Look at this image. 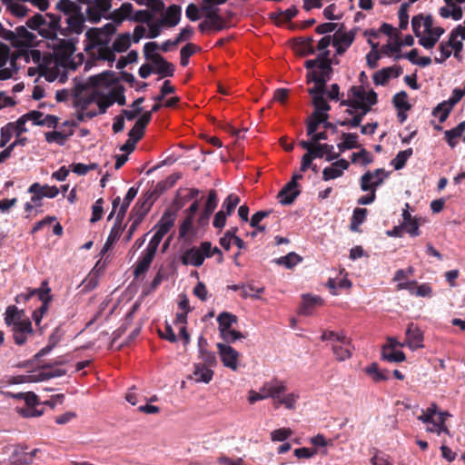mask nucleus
I'll list each match as a JSON object with an SVG mask.
<instances>
[{
    "mask_svg": "<svg viewBox=\"0 0 465 465\" xmlns=\"http://www.w3.org/2000/svg\"><path fill=\"white\" fill-rule=\"evenodd\" d=\"M240 198L238 195L234 193L229 194L226 199L224 200L223 203V207L226 209V213L228 215H231V213L233 212L235 207L239 204Z\"/></svg>",
    "mask_w": 465,
    "mask_h": 465,
    "instance_id": "obj_62",
    "label": "nucleus"
},
{
    "mask_svg": "<svg viewBox=\"0 0 465 465\" xmlns=\"http://www.w3.org/2000/svg\"><path fill=\"white\" fill-rule=\"evenodd\" d=\"M137 308H138V304L137 303L133 305L131 311L125 316L124 324L114 332L113 341H114L123 333L125 332V331L127 330L128 326L132 323V322L134 320V314L135 311L137 310Z\"/></svg>",
    "mask_w": 465,
    "mask_h": 465,
    "instance_id": "obj_45",
    "label": "nucleus"
},
{
    "mask_svg": "<svg viewBox=\"0 0 465 465\" xmlns=\"http://www.w3.org/2000/svg\"><path fill=\"white\" fill-rule=\"evenodd\" d=\"M292 434V430L290 428H281L271 432V439L272 441H283Z\"/></svg>",
    "mask_w": 465,
    "mask_h": 465,
    "instance_id": "obj_63",
    "label": "nucleus"
},
{
    "mask_svg": "<svg viewBox=\"0 0 465 465\" xmlns=\"http://www.w3.org/2000/svg\"><path fill=\"white\" fill-rule=\"evenodd\" d=\"M307 82H314L315 85L309 89V94L312 95H323L325 93V80L322 79V76H316L315 73L308 72L306 74Z\"/></svg>",
    "mask_w": 465,
    "mask_h": 465,
    "instance_id": "obj_34",
    "label": "nucleus"
},
{
    "mask_svg": "<svg viewBox=\"0 0 465 465\" xmlns=\"http://www.w3.org/2000/svg\"><path fill=\"white\" fill-rule=\"evenodd\" d=\"M388 175L389 173H387L383 168H378L373 172L367 171L361 177V189L363 192H367L371 189L376 191V189L383 183Z\"/></svg>",
    "mask_w": 465,
    "mask_h": 465,
    "instance_id": "obj_6",
    "label": "nucleus"
},
{
    "mask_svg": "<svg viewBox=\"0 0 465 465\" xmlns=\"http://www.w3.org/2000/svg\"><path fill=\"white\" fill-rule=\"evenodd\" d=\"M312 104L314 106L313 112H325L328 113L331 110V106L324 98L323 95H314L312 97Z\"/></svg>",
    "mask_w": 465,
    "mask_h": 465,
    "instance_id": "obj_55",
    "label": "nucleus"
},
{
    "mask_svg": "<svg viewBox=\"0 0 465 465\" xmlns=\"http://www.w3.org/2000/svg\"><path fill=\"white\" fill-rule=\"evenodd\" d=\"M68 135L58 132V131H53L45 133V140L48 143H56L60 145H64L65 141L67 140Z\"/></svg>",
    "mask_w": 465,
    "mask_h": 465,
    "instance_id": "obj_59",
    "label": "nucleus"
},
{
    "mask_svg": "<svg viewBox=\"0 0 465 465\" xmlns=\"http://www.w3.org/2000/svg\"><path fill=\"white\" fill-rule=\"evenodd\" d=\"M116 31L114 24L108 23L101 28H90L86 31L87 39L94 45H107L110 42V36Z\"/></svg>",
    "mask_w": 465,
    "mask_h": 465,
    "instance_id": "obj_4",
    "label": "nucleus"
},
{
    "mask_svg": "<svg viewBox=\"0 0 465 465\" xmlns=\"http://www.w3.org/2000/svg\"><path fill=\"white\" fill-rule=\"evenodd\" d=\"M351 159L352 163H356L359 159H361L363 165L370 164L373 161L371 154L362 147H361L359 152L353 153L351 156Z\"/></svg>",
    "mask_w": 465,
    "mask_h": 465,
    "instance_id": "obj_57",
    "label": "nucleus"
},
{
    "mask_svg": "<svg viewBox=\"0 0 465 465\" xmlns=\"http://www.w3.org/2000/svg\"><path fill=\"white\" fill-rule=\"evenodd\" d=\"M381 358L389 362H402L406 359L404 352L401 351H391L387 352V346L382 348Z\"/></svg>",
    "mask_w": 465,
    "mask_h": 465,
    "instance_id": "obj_46",
    "label": "nucleus"
},
{
    "mask_svg": "<svg viewBox=\"0 0 465 465\" xmlns=\"http://www.w3.org/2000/svg\"><path fill=\"white\" fill-rule=\"evenodd\" d=\"M181 15V6L172 5L166 9L164 16L161 19V23L164 26L173 27L180 22Z\"/></svg>",
    "mask_w": 465,
    "mask_h": 465,
    "instance_id": "obj_17",
    "label": "nucleus"
},
{
    "mask_svg": "<svg viewBox=\"0 0 465 465\" xmlns=\"http://www.w3.org/2000/svg\"><path fill=\"white\" fill-rule=\"evenodd\" d=\"M369 44L371 45L372 51L370 52L366 55V62H367V65L370 68L374 69V68H376L378 66V61L380 59V54H379V53L376 50L377 47H378V45L373 43L371 40H369Z\"/></svg>",
    "mask_w": 465,
    "mask_h": 465,
    "instance_id": "obj_51",
    "label": "nucleus"
},
{
    "mask_svg": "<svg viewBox=\"0 0 465 465\" xmlns=\"http://www.w3.org/2000/svg\"><path fill=\"white\" fill-rule=\"evenodd\" d=\"M452 108L448 105V103L442 102L439 104L432 111L434 116H439V121L443 123L447 120Z\"/></svg>",
    "mask_w": 465,
    "mask_h": 465,
    "instance_id": "obj_47",
    "label": "nucleus"
},
{
    "mask_svg": "<svg viewBox=\"0 0 465 465\" xmlns=\"http://www.w3.org/2000/svg\"><path fill=\"white\" fill-rule=\"evenodd\" d=\"M175 218L176 213L174 211L166 210L154 228L156 231L165 235L174 225Z\"/></svg>",
    "mask_w": 465,
    "mask_h": 465,
    "instance_id": "obj_20",
    "label": "nucleus"
},
{
    "mask_svg": "<svg viewBox=\"0 0 465 465\" xmlns=\"http://www.w3.org/2000/svg\"><path fill=\"white\" fill-rule=\"evenodd\" d=\"M151 122V114L143 113L141 117L135 122L133 128L129 131L128 136L134 138V142H139L143 134L144 129Z\"/></svg>",
    "mask_w": 465,
    "mask_h": 465,
    "instance_id": "obj_12",
    "label": "nucleus"
},
{
    "mask_svg": "<svg viewBox=\"0 0 465 465\" xmlns=\"http://www.w3.org/2000/svg\"><path fill=\"white\" fill-rule=\"evenodd\" d=\"M5 322L8 327H20L26 322L25 312L23 310H18L16 306L10 305L6 308L5 314Z\"/></svg>",
    "mask_w": 465,
    "mask_h": 465,
    "instance_id": "obj_10",
    "label": "nucleus"
},
{
    "mask_svg": "<svg viewBox=\"0 0 465 465\" xmlns=\"http://www.w3.org/2000/svg\"><path fill=\"white\" fill-rule=\"evenodd\" d=\"M28 193H37L41 198H54L59 193V189L56 186H50L48 184H40L39 183H34L30 185L27 190Z\"/></svg>",
    "mask_w": 465,
    "mask_h": 465,
    "instance_id": "obj_21",
    "label": "nucleus"
},
{
    "mask_svg": "<svg viewBox=\"0 0 465 465\" xmlns=\"http://www.w3.org/2000/svg\"><path fill=\"white\" fill-rule=\"evenodd\" d=\"M56 8L63 13L66 24L64 27L60 25L58 33L65 37L71 35H81L85 22L82 7L72 0H59Z\"/></svg>",
    "mask_w": 465,
    "mask_h": 465,
    "instance_id": "obj_1",
    "label": "nucleus"
},
{
    "mask_svg": "<svg viewBox=\"0 0 465 465\" xmlns=\"http://www.w3.org/2000/svg\"><path fill=\"white\" fill-rule=\"evenodd\" d=\"M217 349L223 365L232 371H236L238 369V351L232 346L224 343H217Z\"/></svg>",
    "mask_w": 465,
    "mask_h": 465,
    "instance_id": "obj_7",
    "label": "nucleus"
},
{
    "mask_svg": "<svg viewBox=\"0 0 465 465\" xmlns=\"http://www.w3.org/2000/svg\"><path fill=\"white\" fill-rule=\"evenodd\" d=\"M302 260V257L300 255H298L297 253L292 252H289L285 256H282V257L278 258L275 262L279 265H283V266H285L288 269H292L296 264L301 262Z\"/></svg>",
    "mask_w": 465,
    "mask_h": 465,
    "instance_id": "obj_44",
    "label": "nucleus"
},
{
    "mask_svg": "<svg viewBox=\"0 0 465 465\" xmlns=\"http://www.w3.org/2000/svg\"><path fill=\"white\" fill-rule=\"evenodd\" d=\"M437 413V405L432 403L426 411H422V414L418 417V420L424 423H431L433 425L435 416Z\"/></svg>",
    "mask_w": 465,
    "mask_h": 465,
    "instance_id": "obj_53",
    "label": "nucleus"
},
{
    "mask_svg": "<svg viewBox=\"0 0 465 465\" xmlns=\"http://www.w3.org/2000/svg\"><path fill=\"white\" fill-rule=\"evenodd\" d=\"M218 204L217 193L215 190H211L208 193V198L205 203L204 210L207 214H212Z\"/></svg>",
    "mask_w": 465,
    "mask_h": 465,
    "instance_id": "obj_61",
    "label": "nucleus"
},
{
    "mask_svg": "<svg viewBox=\"0 0 465 465\" xmlns=\"http://www.w3.org/2000/svg\"><path fill=\"white\" fill-rule=\"evenodd\" d=\"M413 150L412 148H408L403 151H400L394 159L391 160V165H393L395 170H401L405 165L409 158L412 155Z\"/></svg>",
    "mask_w": 465,
    "mask_h": 465,
    "instance_id": "obj_39",
    "label": "nucleus"
},
{
    "mask_svg": "<svg viewBox=\"0 0 465 465\" xmlns=\"http://www.w3.org/2000/svg\"><path fill=\"white\" fill-rule=\"evenodd\" d=\"M13 339L17 345H24L27 341V336L33 334L32 322L26 319V322L20 327H13Z\"/></svg>",
    "mask_w": 465,
    "mask_h": 465,
    "instance_id": "obj_16",
    "label": "nucleus"
},
{
    "mask_svg": "<svg viewBox=\"0 0 465 465\" xmlns=\"http://www.w3.org/2000/svg\"><path fill=\"white\" fill-rule=\"evenodd\" d=\"M364 115L360 111H355L353 116L351 119H345L338 121L337 124L344 127H358L361 125Z\"/></svg>",
    "mask_w": 465,
    "mask_h": 465,
    "instance_id": "obj_49",
    "label": "nucleus"
},
{
    "mask_svg": "<svg viewBox=\"0 0 465 465\" xmlns=\"http://www.w3.org/2000/svg\"><path fill=\"white\" fill-rule=\"evenodd\" d=\"M153 202L150 201L147 197H144L143 203H137L134 209L132 210L131 215L134 220L137 223H141L143 218L146 216L148 212L150 211Z\"/></svg>",
    "mask_w": 465,
    "mask_h": 465,
    "instance_id": "obj_27",
    "label": "nucleus"
},
{
    "mask_svg": "<svg viewBox=\"0 0 465 465\" xmlns=\"http://www.w3.org/2000/svg\"><path fill=\"white\" fill-rule=\"evenodd\" d=\"M196 50V45L194 44L189 43L186 44L183 47H182L180 51V58H181V65L186 66L189 63V57L192 56Z\"/></svg>",
    "mask_w": 465,
    "mask_h": 465,
    "instance_id": "obj_48",
    "label": "nucleus"
},
{
    "mask_svg": "<svg viewBox=\"0 0 465 465\" xmlns=\"http://www.w3.org/2000/svg\"><path fill=\"white\" fill-rule=\"evenodd\" d=\"M62 17L53 14H46L45 17L36 14L26 21V25L32 30H37L45 38L54 39L58 33Z\"/></svg>",
    "mask_w": 465,
    "mask_h": 465,
    "instance_id": "obj_2",
    "label": "nucleus"
},
{
    "mask_svg": "<svg viewBox=\"0 0 465 465\" xmlns=\"http://www.w3.org/2000/svg\"><path fill=\"white\" fill-rule=\"evenodd\" d=\"M131 45V35L129 33L119 35L113 43V49L117 53L125 52Z\"/></svg>",
    "mask_w": 465,
    "mask_h": 465,
    "instance_id": "obj_40",
    "label": "nucleus"
},
{
    "mask_svg": "<svg viewBox=\"0 0 465 465\" xmlns=\"http://www.w3.org/2000/svg\"><path fill=\"white\" fill-rule=\"evenodd\" d=\"M322 341H336L340 343H348V337L343 332H335L333 331H326L322 334Z\"/></svg>",
    "mask_w": 465,
    "mask_h": 465,
    "instance_id": "obj_54",
    "label": "nucleus"
},
{
    "mask_svg": "<svg viewBox=\"0 0 465 465\" xmlns=\"http://www.w3.org/2000/svg\"><path fill=\"white\" fill-rule=\"evenodd\" d=\"M331 349L336 360L343 361L352 356L354 347L351 344V340L348 338V343L333 344Z\"/></svg>",
    "mask_w": 465,
    "mask_h": 465,
    "instance_id": "obj_23",
    "label": "nucleus"
},
{
    "mask_svg": "<svg viewBox=\"0 0 465 465\" xmlns=\"http://www.w3.org/2000/svg\"><path fill=\"white\" fill-rule=\"evenodd\" d=\"M154 256L155 254L146 250L144 251V254L137 261L134 270V276L135 279L144 274L149 270Z\"/></svg>",
    "mask_w": 465,
    "mask_h": 465,
    "instance_id": "obj_25",
    "label": "nucleus"
},
{
    "mask_svg": "<svg viewBox=\"0 0 465 465\" xmlns=\"http://www.w3.org/2000/svg\"><path fill=\"white\" fill-rule=\"evenodd\" d=\"M350 166V163L345 159H340L334 163L331 166L325 167L322 171V179L324 181H329L331 179H336L341 177L343 174V171L347 170Z\"/></svg>",
    "mask_w": 465,
    "mask_h": 465,
    "instance_id": "obj_9",
    "label": "nucleus"
},
{
    "mask_svg": "<svg viewBox=\"0 0 465 465\" xmlns=\"http://www.w3.org/2000/svg\"><path fill=\"white\" fill-rule=\"evenodd\" d=\"M415 283H416L415 282H413L399 283L398 284V289L399 290L409 289L411 292V293H414L415 295L420 296V297H427V296L430 295V293H431V287L429 284H427V283H423L421 285H419L417 287L416 291L412 292L411 291V287Z\"/></svg>",
    "mask_w": 465,
    "mask_h": 465,
    "instance_id": "obj_37",
    "label": "nucleus"
},
{
    "mask_svg": "<svg viewBox=\"0 0 465 465\" xmlns=\"http://www.w3.org/2000/svg\"><path fill=\"white\" fill-rule=\"evenodd\" d=\"M138 190L134 187L129 188L123 203L120 205L115 220L123 223L125 213L130 206L132 201L135 198Z\"/></svg>",
    "mask_w": 465,
    "mask_h": 465,
    "instance_id": "obj_33",
    "label": "nucleus"
},
{
    "mask_svg": "<svg viewBox=\"0 0 465 465\" xmlns=\"http://www.w3.org/2000/svg\"><path fill=\"white\" fill-rule=\"evenodd\" d=\"M193 376L197 382L209 383L213 380V371L209 366L202 364V362L195 363Z\"/></svg>",
    "mask_w": 465,
    "mask_h": 465,
    "instance_id": "obj_26",
    "label": "nucleus"
},
{
    "mask_svg": "<svg viewBox=\"0 0 465 465\" xmlns=\"http://www.w3.org/2000/svg\"><path fill=\"white\" fill-rule=\"evenodd\" d=\"M333 149L332 144L317 143L312 153L316 158H322L326 154V161L331 162L337 160L340 156V153L333 152Z\"/></svg>",
    "mask_w": 465,
    "mask_h": 465,
    "instance_id": "obj_24",
    "label": "nucleus"
},
{
    "mask_svg": "<svg viewBox=\"0 0 465 465\" xmlns=\"http://www.w3.org/2000/svg\"><path fill=\"white\" fill-rule=\"evenodd\" d=\"M166 190H168L166 184L163 181L157 183L154 188L152 191L147 192L144 194V197H147L150 201L153 202L158 199V197L163 193Z\"/></svg>",
    "mask_w": 465,
    "mask_h": 465,
    "instance_id": "obj_56",
    "label": "nucleus"
},
{
    "mask_svg": "<svg viewBox=\"0 0 465 465\" xmlns=\"http://www.w3.org/2000/svg\"><path fill=\"white\" fill-rule=\"evenodd\" d=\"M17 42L25 45H32L35 40V35L29 32L24 25L16 27Z\"/></svg>",
    "mask_w": 465,
    "mask_h": 465,
    "instance_id": "obj_42",
    "label": "nucleus"
},
{
    "mask_svg": "<svg viewBox=\"0 0 465 465\" xmlns=\"http://www.w3.org/2000/svg\"><path fill=\"white\" fill-rule=\"evenodd\" d=\"M134 10L133 5L130 3H124L121 6L115 10H114L109 18H111L114 22L117 24H121L124 19L130 17L132 12Z\"/></svg>",
    "mask_w": 465,
    "mask_h": 465,
    "instance_id": "obj_32",
    "label": "nucleus"
},
{
    "mask_svg": "<svg viewBox=\"0 0 465 465\" xmlns=\"http://www.w3.org/2000/svg\"><path fill=\"white\" fill-rule=\"evenodd\" d=\"M365 373L374 381L381 382L389 380V371L380 370L377 362H372L365 368Z\"/></svg>",
    "mask_w": 465,
    "mask_h": 465,
    "instance_id": "obj_29",
    "label": "nucleus"
},
{
    "mask_svg": "<svg viewBox=\"0 0 465 465\" xmlns=\"http://www.w3.org/2000/svg\"><path fill=\"white\" fill-rule=\"evenodd\" d=\"M405 342L411 350H417L423 347V334L413 322L408 324Z\"/></svg>",
    "mask_w": 465,
    "mask_h": 465,
    "instance_id": "obj_8",
    "label": "nucleus"
},
{
    "mask_svg": "<svg viewBox=\"0 0 465 465\" xmlns=\"http://www.w3.org/2000/svg\"><path fill=\"white\" fill-rule=\"evenodd\" d=\"M124 230V226H123V223L115 220L107 237V240L101 251V254H104L113 247L114 243L119 239Z\"/></svg>",
    "mask_w": 465,
    "mask_h": 465,
    "instance_id": "obj_22",
    "label": "nucleus"
},
{
    "mask_svg": "<svg viewBox=\"0 0 465 465\" xmlns=\"http://www.w3.org/2000/svg\"><path fill=\"white\" fill-rule=\"evenodd\" d=\"M152 62L155 70L154 73L161 74L163 77L173 76L174 74V65L166 61L161 54H155Z\"/></svg>",
    "mask_w": 465,
    "mask_h": 465,
    "instance_id": "obj_18",
    "label": "nucleus"
},
{
    "mask_svg": "<svg viewBox=\"0 0 465 465\" xmlns=\"http://www.w3.org/2000/svg\"><path fill=\"white\" fill-rule=\"evenodd\" d=\"M391 78V74H389V69L387 67L382 68L381 70L377 71L373 74V83L376 85H386Z\"/></svg>",
    "mask_w": 465,
    "mask_h": 465,
    "instance_id": "obj_58",
    "label": "nucleus"
},
{
    "mask_svg": "<svg viewBox=\"0 0 465 465\" xmlns=\"http://www.w3.org/2000/svg\"><path fill=\"white\" fill-rule=\"evenodd\" d=\"M51 289L48 286V282L46 281L42 282L41 286L35 289H28L26 293H21L16 297V302H19V299H23L25 302L28 301L33 296H37L40 301L52 296L50 294Z\"/></svg>",
    "mask_w": 465,
    "mask_h": 465,
    "instance_id": "obj_15",
    "label": "nucleus"
},
{
    "mask_svg": "<svg viewBox=\"0 0 465 465\" xmlns=\"http://www.w3.org/2000/svg\"><path fill=\"white\" fill-rule=\"evenodd\" d=\"M329 114L325 112H312L306 119V131L307 134H312L319 129L321 124L323 125L324 129H330L332 133L337 132L336 124L328 121Z\"/></svg>",
    "mask_w": 465,
    "mask_h": 465,
    "instance_id": "obj_5",
    "label": "nucleus"
},
{
    "mask_svg": "<svg viewBox=\"0 0 465 465\" xmlns=\"http://www.w3.org/2000/svg\"><path fill=\"white\" fill-rule=\"evenodd\" d=\"M465 131V121L460 122L456 127L447 130L444 133L446 142L453 148L458 143L457 139L461 136Z\"/></svg>",
    "mask_w": 465,
    "mask_h": 465,
    "instance_id": "obj_35",
    "label": "nucleus"
},
{
    "mask_svg": "<svg viewBox=\"0 0 465 465\" xmlns=\"http://www.w3.org/2000/svg\"><path fill=\"white\" fill-rule=\"evenodd\" d=\"M238 321V318L236 315L223 312H221L217 317V322H218V329L220 331V335L223 332L229 331L232 329V326L233 323H236Z\"/></svg>",
    "mask_w": 465,
    "mask_h": 465,
    "instance_id": "obj_30",
    "label": "nucleus"
},
{
    "mask_svg": "<svg viewBox=\"0 0 465 465\" xmlns=\"http://www.w3.org/2000/svg\"><path fill=\"white\" fill-rule=\"evenodd\" d=\"M181 262L183 265H192L194 267H200L204 262L201 250L194 246L183 252L181 256Z\"/></svg>",
    "mask_w": 465,
    "mask_h": 465,
    "instance_id": "obj_11",
    "label": "nucleus"
},
{
    "mask_svg": "<svg viewBox=\"0 0 465 465\" xmlns=\"http://www.w3.org/2000/svg\"><path fill=\"white\" fill-rule=\"evenodd\" d=\"M303 176L300 173H294L290 182H288L282 190L278 193V199L281 204L290 205L300 195L301 191L298 188V181L302 180Z\"/></svg>",
    "mask_w": 465,
    "mask_h": 465,
    "instance_id": "obj_3",
    "label": "nucleus"
},
{
    "mask_svg": "<svg viewBox=\"0 0 465 465\" xmlns=\"http://www.w3.org/2000/svg\"><path fill=\"white\" fill-rule=\"evenodd\" d=\"M373 456L371 458V463L372 465H393L389 461L388 455L384 453L380 454L377 449H373Z\"/></svg>",
    "mask_w": 465,
    "mask_h": 465,
    "instance_id": "obj_64",
    "label": "nucleus"
},
{
    "mask_svg": "<svg viewBox=\"0 0 465 465\" xmlns=\"http://www.w3.org/2000/svg\"><path fill=\"white\" fill-rule=\"evenodd\" d=\"M343 28L344 25L341 24L332 35V45H337L339 44L348 49L355 39V32L353 30L343 32Z\"/></svg>",
    "mask_w": 465,
    "mask_h": 465,
    "instance_id": "obj_13",
    "label": "nucleus"
},
{
    "mask_svg": "<svg viewBox=\"0 0 465 465\" xmlns=\"http://www.w3.org/2000/svg\"><path fill=\"white\" fill-rule=\"evenodd\" d=\"M303 304L300 309V312L303 315H310L313 308L317 304H322V299L317 296H311L309 294L303 295Z\"/></svg>",
    "mask_w": 465,
    "mask_h": 465,
    "instance_id": "obj_38",
    "label": "nucleus"
},
{
    "mask_svg": "<svg viewBox=\"0 0 465 465\" xmlns=\"http://www.w3.org/2000/svg\"><path fill=\"white\" fill-rule=\"evenodd\" d=\"M56 51L63 56L68 57L74 54V52L75 51V46L74 44L71 41L61 40Z\"/></svg>",
    "mask_w": 465,
    "mask_h": 465,
    "instance_id": "obj_52",
    "label": "nucleus"
},
{
    "mask_svg": "<svg viewBox=\"0 0 465 465\" xmlns=\"http://www.w3.org/2000/svg\"><path fill=\"white\" fill-rule=\"evenodd\" d=\"M410 5L408 3L401 4L400 10L398 12L399 16V27L401 30H406L409 25V9Z\"/></svg>",
    "mask_w": 465,
    "mask_h": 465,
    "instance_id": "obj_50",
    "label": "nucleus"
},
{
    "mask_svg": "<svg viewBox=\"0 0 465 465\" xmlns=\"http://www.w3.org/2000/svg\"><path fill=\"white\" fill-rule=\"evenodd\" d=\"M89 81L94 86L104 87H109L118 82L114 73L112 71H104L99 74L93 75L89 78Z\"/></svg>",
    "mask_w": 465,
    "mask_h": 465,
    "instance_id": "obj_19",
    "label": "nucleus"
},
{
    "mask_svg": "<svg viewBox=\"0 0 465 465\" xmlns=\"http://www.w3.org/2000/svg\"><path fill=\"white\" fill-rule=\"evenodd\" d=\"M199 358L202 361V364H205L209 367H213L217 363L215 353L208 351V349L199 351Z\"/></svg>",
    "mask_w": 465,
    "mask_h": 465,
    "instance_id": "obj_60",
    "label": "nucleus"
},
{
    "mask_svg": "<svg viewBox=\"0 0 465 465\" xmlns=\"http://www.w3.org/2000/svg\"><path fill=\"white\" fill-rule=\"evenodd\" d=\"M368 211L365 208H355L351 219L350 229L353 232H359V226L364 223Z\"/></svg>",
    "mask_w": 465,
    "mask_h": 465,
    "instance_id": "obj_36",
    "label": "nucleus"
},
{
    "mask_svg": "<svg viewBox=\"0 0 465 465\" xmlns=\"http://www.w3.org/2000/svg\"><path fill=\"white\" fill-rule=\"evenodd\" d=\"M407 99L408 94L405 91L397 93L392 98L394 107L397 110L409 111L411 108V105Z\"/></svg>",
    "mask_w": 465,
    "mask_h": 465,
    "instance_id": "obj_43",
    "label": "nucleus"
},
{
    "mask_svg": "<svg viewBox=\"0 0 465 465\" xmlns=\"http://www.w3.org/2000/svg\"><path fill=\"white\" fill-rule=\"evenodd\" d=\"M341 138L343 141L337 145L340 152L361 147L358 143L359 135L356 133H342Z\"/></svg>",
    "mask_w": 465,
    "mask_h": 465,
    "instance_id": "obj_28",
    "label": "nucleus"
},
{
    "mask_svg": "<svg viewBox=\"0 0 465 465\" xmlns=\"http://www.w3.org/2000/svg\"><path fill=\"white\" fill-rule=\"evenodd\" d=\"M262 391H266L267 395L274 400V405L276 406L282 398V394L285 392L286 387L283 382L274 380L265 382L262 385Z\"/></svg>",
    "mask_w": 465,
    "mask_h": 465,
    "instance_id": "obj_14",
    "label": "nucleus"
},
{
    "mask_svg": "<svg viewBox=\"0 0 465 465\" xmlns=\"http://www.w3.org/2000/svg\"><path fill=\"white\" fill-rule=\"evenodd\" d=\"M124 87L123 85H116L113 89L110 90L107 96L112 102V105L114 103H117L119 105H125L126 99L124 95Z\"/></svg>",
    "mask_w": 465,
    "mask_h": 465,
    "instance_id": "obj_41",
    "label": "nucleus"
},
{
    "mask_svg": "<svg viewBox=\"0 0 465 465\" xmlns=\"http://www.w3.org/2000/svg\"><path fill=\"white\" fill-rule=\"evenodd\" d=\"M295 48L297 52H299L302 55L306 56L310 54H314L315 48L313 47V38L307 37H299L294 39Z\"/></svg>",
    "mask_w": 465,
    "mask_h": 465,
    "instance_id": "obj_31",
    "label": "nucleus"
}]
</instances>
